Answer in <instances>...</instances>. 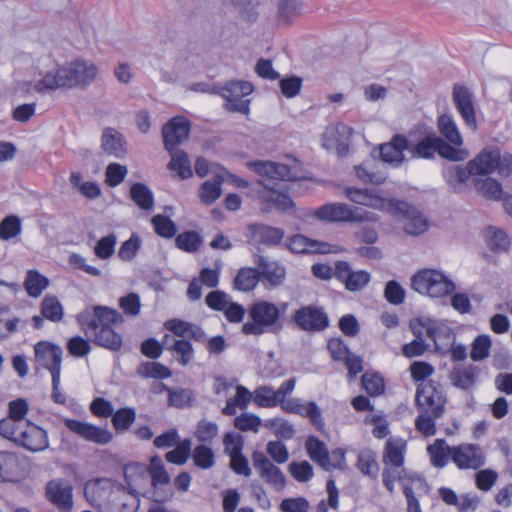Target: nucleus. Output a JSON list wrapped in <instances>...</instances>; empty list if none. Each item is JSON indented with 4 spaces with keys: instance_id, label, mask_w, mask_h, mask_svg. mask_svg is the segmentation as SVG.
<instances>
[{
    "instance_id": "1",
    "label": "nucleus",
    "mask_w": 512,
    "mask_h": 512,
    "mask_svg": "<svg viewBox=\"0 0 512 512\" xmlns=\"http://www.w3.org/2000/svg\"><path fill=\"white\" fill-rule=\"evenodd\" d=\"M346 196L356 204L385 211L396 219L404 221V230L409 235H420L428 229L427 218L415 207L404 201L385 199L369 189L354 187L346 189Z\"/></svg>"
},
{
    "instance_id": "2",
    "label": "nucleus",
    "mask_w": 512,
    "mask_h": 512,
    "mask_svg": "<svg viewBox=\"0 0 512 512\" xmlns=\"http://www.w3.org/2000/svg\"><path fill=\"white\" fill-rule=\"evenodd\" d=\"M76 318L82 331L96 345L112 351L120 350L122 336L112 326L122 324L124 318L117 310L98 305L93 312L84 310Z\"/></svg>"
},
{
    "instance_id": "3",
    "label": "nucleus",
    "mask_w": 512,
    "mask_h": 512,
    "mask_svg": "<svg viewBox=\"0 0 512 512\" xmlns=\"http://www.w3.org/2000/svg\"><path fill=\"white\" fill-rule=\"evenodd\" d=\"M288 308V303L276 304L267 300H259L252 303L248 309V319L243 323L241 332L248 336H261L267 333L276 334L283 327V317Z\"/></svg>"
},
{
    "instance_id": "4",
    "label": "nucleus",
    "mask_w": 512,
    "mask_h": 512,
    "mask_svg": "<svg viewBox=\"0 0 512 512\" xmlns=\"http://www.w3.org/2000/svg\"><path fill=\"white\" fill-rule=\"evenodd\" d=\"M413 290L431 298H443L454 293L456 289L452 279L441 270L424 268L415 273L411 279Z\"/></svg>"
},
{
    "instance_id": "5",
    "label": "nucleus",
    "mask_w": 512,
    "mask_h": 512,
    "mask_svg": "<svg viewBox=\"0 0 512 512\" xmlns=\"http://www.w3.org/2000/svg\"><path fill=\"white\" fill-rule=\"evenodd\" d=\"M468 169L470 173L478 175H487L495 170L500 175H509L512 171V155H501L498 148H486L468 162Z\"/></svg>"
},
{
    "instance_id": "6",
    "label": "nucleus",
    "mask_w": 512,
    "mask_h": 512,
    "mask_svg": "<svg viewBox=\"0 0 512 512\" xmlns=\"http://www.w3.org/2000/svg\"><path fill=\"white\" fill-rule=\"evenodd\" d=\"M315 217L330 222H376L378 216L363 208L352 207L345 203H329L319 207Z\"/></svg>"
},
{
    "instance_id": "7",
    "label": "nucleus",
    "mask_w": 512,
    "mask_h": 512,
    "mask_svg": "<svg viewBox=\"0 0 512 512\" xmlns=\"http://www.w3.org/2000/svg\"><path fill=\"white\" fill-rule=\"evenodd\" d=\"M406 478L414 481L418 476L413 473L407 474L404 467H397L393 465L385 466L382 472L383 484L391 494L394 493L395 482H402L403 494L407 501V512H422L419 500L415 496L413 488L404 483Z\"/></svg>"
},
{
    "instance_id": "8",
    "label": "nucleus",
    "mask_w": 512,
    "mask_h": 512,
    "mask_svg": "<svg viewBox=\"0 0 512 512\" xmlns=\"http://www.w3.org/2000/svg\"><path fill=\"white\" fill-rule=\"evenodd\" d=\"M416 404L420 411L441 417L444 413L446 398L443 391L434 383H421L416 391Z\"/></svg>"
},
{
    "instance_id": "9",
    "label": "nucleus",
    "mask_w": 512,
    "mask_h": 512,
    "mask_svg": "<svg viewBox=\"0 0 512 512\" xmlns=\"http://www.w3.org/2000/svg\"><path fill=\"white\" fill-rule=\"evenodd\" d=\"M252 91L253 85L250 82L233 80L221 88L220 95L226 99L229 110L246 114L250 105L248 96Z\"/></svg>"
},
{
    "instance_id": "10",
    "label": "nucleus",
    "mask_w": 512,
    "mask_h": 512,
    "mask_svg": "<svg viewBox=\"0 0 512 512\" xmlns=\"http://www.w3.org/2000/svg\"><path fill=\"white\" fill-rule=\"evenodd\" d=\"M453 463L460 470H477L485 465L486 456L479 444L462 443L452 446Z\"/></svg>"
},
{
    "instance_id": "11",
    "label": "nucleus",
    "mask_w": 512,
    "mask_h": 512,
    "mask_svg": "<svg viewBox=\"0 0 512 512\" xmlns=\"http://www.w3.org/2000/svg\"><path fill=\"white\" fill-rule=\"evenodd\" d=\"M252 169L260 176L270 180L296 181L300 179L299 163L293 165L271 161H255L251 163Z\"/></svg>"
},
{
    "instance_id": "12",
    "label": "nucleus",
    "mask_w": 512,
    "mask_h": 512,
    "mask_svg": "<svg viewBox=\"0 0 512 512\" xmlns=\"http://www.w3.org/2000/svg\"><path fill=\"white\" fill-rule=\"evenodd\" d=\"M46 498L60 512H71L73 509V486L70 481L62 478L50 480L45 488Z\"/></svg>"
},
{
    "instance_id": "13",
    "label": "nucleus",
    "mask_w": 512,
    "mask_h": 512,
    "mask_svg": "<svg viewBox=\"0 0 512 512\" xmlns=\"http://www.w3.org/2000/svg\"><path fill=\"white\" fill-rule=\"evenodd\" d=\"M97 67L90 62L75 60L62 66L67 88L89 85L97 75Z\"/></svg>"
},
{
    "instance_id": "14",
    "label": "nucleus",
    "mask_w": 512,
    "mask_h": 512,
    "mask_svg": "<svg viewBox=\"0 0 512 512\" xmlns=\"http://www.w3.org/2000/svg\"><path fill=\"white\" fill-rule=\"evenodd\" d=\"M293 320L300 329L307 332L323 331L329 325V319L324 310L313 305L296 310Z\"/></svg>"
},
{
    "instance_id": "15",
    "label": "nucleus",
    "mask_w": 512,
    "mask_h": 512,
    "mask_svg": "<svg viewBox=\"0 0 512 512\" xmlns=\"http://www.w3.org/2000/svg\"><path fill=\"white\" fill-rule=\"evenodd\" d=\"M352 135V127L344 123L330 124L322 135V146L326 150L335 149L340 156H344L348 152Z\"/></svg>"
},
{
    "instance_id": "16",
    "label": "nucleus",
    "mask_w": 512,
    "mask_h": 512,
    "mask_svg": "<svg viewBox=\"0 0 512 512\" xmlns=\"http://www.w3.org/2000/svg\"><path fill=\"white\" fill-rule=\"evenodd\" d=\"M253 466L259 476L277 491L286 486V478L281 469L274 465L262 451H254L252 454Z\"/></svg>"
},
{
    "instance_id": "17",
    "label": "nucleus",
    "mask_w": 512,
    "mask_h": 512,
    "mask_svg": "<svg viewBox=\"0 0 512 512\" xmlns=\"http://www.w3.org/2000/svg\"><path fill=\"white\" fill-rule=\"evenodd\" d=\"M35 361L39 366L47 369L50 374L61 373L63 350L60 346L40 341L34 346Z\"/></svg>"
},
{
    "instance_id": "18",
    "label": "nucleus",
    "mask_w": 512,
    "mask_h": 512,
    "mask_svg": "<svg viewBox=\"0 0 512 512\" xmlns=\"http://www.w3.org/2000/svg\"><path fill=\"white\" fill-rule=\"evenodd\" d=\"M419 325L425 329L426 336L434 342L437 351L444 352L446 346L454 342L455 335L452 329L444 322L422 317L418 319Z\"/></svg>"
},
{
    "instance_id": "19",
    "label": "nucleus",
    "mask_w": 512,
    "mask_h": 512,
    "mask_svg": "<svg viewBox=\"0 0 512 512\" xmlns=\"http://www.w3.org/2000/svg\"><path fill=\"white\" fill-rule=\"evenodd\" d=\"M287 247L293 253H317V254H336L342 252L344 249L337 244H330L323 241H316L302 234L292 236Z\"/></svg>"
},
{
    "instance_id": "20",
    "label": "nucleus",
    "mask_w": 512,
    "mask_h": 512,
    "mask_svg": "<svg viewBox=\"0 0 512 512\" xmlns=\"http://www.w3.org/2000/svg\"><path fill=\"white\" fill-rule=\"evenodd\" d=\"M64 424L71 432L86 441L105 445L112 440V433L105 427H98L87 422L70 418L65 419Z\"/></svg>"
},
{
    "instance_id": "21",
    "label": "nucleus",
    "mask_w": 512,
    "mask_h": 512,
    "mask_svg": "<svg viewBox=\"0 0 512 512\" xmlns=\"http://www.w3.org/2000/svg\"><path fill=\"white\" fill-rule=\"evenodd\" d=\"M335 277L345 285L348 291L356 292L364 289L371 280V274L366 270L354 271L346 261L335 264Z\"/></svg>"
},
{
    "instance_id": "22",
    "label": "nucleus",
    "mask_w": 512,
    "mask_h": 512,
    "mask_svg": "<svg viewBox=\"0 0 512 512\" xmlns=\"http://www.w3.org/2000/svg\"><path fill=\"white\" fill-rule=\"evenodd\" d=\"M190 128V122L186 118L173 117L162 129L165 149L172 151L183 143L190 134Z\"/></svg>"
},
{
    "instance_id": "23",
    "label": "nucleus",
    "mask_w": 512,
    "mask_h": 512,
    "mask_svg": "<svg viewBox=\"0 0 512 512\" xmlns=\"http://www.w3.org/2000/svg\"><path fill=\"white\" fill-rule=\"evenodd\" d=\"M16 444L32 452L44 451L49 446L46 430L27 422L23 425Z\"/></svg>"
},
{
    "instance_id": "24",
    "label": "nucleus",
    "mask_w": 512,
    "mask_h": 512,
    "mask_svg": "<svg viewBox=\"0 0 512 512\" xmlns=\"http://www.w3.org/2000/svg\"><path fill=\"white\" fill-rule=\"evenodd\" d=\"M453 102L465 125L472 129H477V121L475 117V108L472 94L463 85L456 84L453 89Z\"/></svg>"
},
{
    "instance_id": "25",
    "label": "nucleus",
    "mask_w": 512,
    "mask_h": 512,
    "mask_svg": "<svg viewBox=\"0 0 512 512\" xmlns=\"http://www.w3.org/2000/svg\"><path fill=\"white\" fill-rule=\"evenodd\" d=\"M254 263L258 266L260 281L265 286L274 288L283 283L286 271L276 261H271L262 255H255Z\"/></svg>"
},
{
    "instance_id": "26",
    "label": "nucleus",
    "mask_w": 512,
    "mask_h": 512,
    "mask_svg": "<svg viewBox=\"0 0 512 512\" xmlns=\"http://www.w3.org/2000/svg\"><path fill=\"white\" fill-rule=\"evenodd\" d=\"M280 406L285 412L298 414L300 416L309 418L311 423L318 430L323 429L324 421L322 413L314 401L302 402V400L298 398H293L286 400Z\"/></svg>"
},
{
    "instance_id": "27",
    "label": "nucleus",
    "mask_w": 512,
    "mask_h": 512,
    "mask_svg": "<svg viewBox=\"0 0 512 512\" xmlns=\"http://www.w3.org/2000/svg\"><path fill=\"white\" fill-rule=\"evenodd\" d=\"M409 149V140L402 134H396L390 142L380 146L381 159L393 167H399L404 162V151Z\"/></svg>"
},
{
    "instance_id": "28",
    "label": "nucleus",
    "mask_w": 512,
    "mask_h": 512,
    "mask_svg": "<svg viewBox=\"0 0 512 512\" xmlns=\"http://www.w3.org/2000/svg\"><path fill=\"white\" fill-rule=\"evenodd\" d=\"M140 506L139 491L117 488L110 494L109 512H136Z\"/></svg>"
},
{
    "instance_id": "29",
    "label": "nucleus",
    "mask_w": 512,
    "mask_h": 512,
    "mask_svg": "<svg viewBox=\"0 0 512 512\" xmlns=\"http://www.w3.org/2000/svg\"><path fill=\"white\" fill-rule=\"evenodd\" d=\"M67 88L62 66L46 72L40 80L28 83V92L46 93L59 88Z\"/></svg>"
},
{
    "instance_id": "30",
    "label": "nucleus",
    "mask_w": 512,
    "mask_h": 512,
    "mask_svg": "<svg viewBox=\"0 0 512 512\" xmlns=\"http://www.w3.org/2000/svg\"><path fill=\"white\" fill-rule=\"evenodd\" d=\"M407 450V443L402 438H389L383 451L384 466L393 465L397 467H404L405 454Z\"/></svg>"
},
{
    "instance_id": "31",
    "label": "nucleus",
    "mask_w": 512,
    "mask_h": 512,
    "mask_svg": "<svg viewBox=\"0 0 512 512\" xmlns=\"http://www.w3.org/2000/svg\"><path fill=\"white\" fill-rule=\"evenodd\" d=\"M430 463L434 468L443 469L451 460L453 462L452 446L445 439H436L426 448Z\"/></svg>"
},
{
    "instance_id": "32",
    "label": "nucleus",
    "mask_w": 512,
    "mask_h": 512,
    "mask_svg": "<svg viewBox=\"0 0 512 512\" xmlns=\"http://www.w3.org/2000/svg\"><path fill=\"white\" fill-rule=\"evenodd\" d=\"M477 377V367L473 365H458L454 367L450 374L449 379L453 386L468 390L474 386Z\"/></svg>"
},
{
    "instance_id": "33",
    "label": "nucleus",
    "mask_w": 512,
    "mask_h": 512,
    "mask_svg": "<svg viewBox=\"0 0 512 512\" xmlns=\"http://www.w3.org/2000/svg\"><path fill=\"white\" fill-rule=\"evenodd\" d=\"M101 147L104 152L116 158H122L126 152L123 136L113 128L104 129L101 139Z\"/></svg>"
},
{
    "instance_id": "34",
    "label": "nucleus",
    "mask_w": 512,
    "mask_h": 512,
    "mask_svg": "<svg viewBox=\"0 0 512 512\" xmlns=\"http://www.w3.org/2000/svg\"><path fill=\"white\" fill-rule=\"evenodd\" d=\"M438 136L435 134L427 135L416 144L409 141L408 153L412 159H431L437 151L436 139Z\"/></svg>"
},
{
    "instance_id": "35",
    "label": "nucleus",
    "mask_w": 512,
    "mask_h": 512,
    "mask_svg": "<svg viewBox=\"0 0 512 512\" xmlns=\"http://www.w3.org/2000/svg\"><path fill=\"white\" fill-rule=\"evenodd\" d=\"M440 134L453 146L459 147L463 144L462 135L451 115L443 114L438 119Z\"/></svg>"
},
{
    "instance_id": "36",
    "label": "nucleus",
    "mask_w": 512,
    "mask_h": 512,
    "mask_svg": "<svg viewBox=\"0 0 512 512\" xmlns=\"http://www.w3.org/2000/svg\"><path fill=\"white\" fill-rule=\"evenodd\" d=\"M251 401H253V392L242 385H238L235 396L227 400L222 413L226 416H233L237 412V407L245 410Z\"/></svg>"
},
{
    "instance_id": "37",
    "label": "nucleus",
    "mask_w": 512,
    "mask_h": 512,
    "mask_svg": "<svg viewBox=\"0 0 512 512\" xmlns=\"http://www.w3.org/2000/svg\"><path fill=\"white\" fill-rule=\"evenodd\" d=\"M130 198L141 210L151 211L154 208V195L143 183L137 182L130 187Z\"/></svg>"
},
{
    "instance_id": "38",
    "label": "nucleus",
    "mask_w": 512,
    "mask_h": 512,
    "mask_svg": "<svg viewBox=\"0 0 512 512\" xmlns=\"http://www.w3.org/2000/svg\"><path fill=\"white\" fill-rule=\"evenodd\" d=\"M125 481L131 490H138L147 482V467L140 463H130L124 467Z\"/></svg>"
},
{
    "instance_id": "39",
    "label": "nucleus",
    "mask_w": 512,
    "mask_h": 512,
    "mask_svg": "<svg viewBox=\"0 0 512 512\" xmlns=\"http://www.w3.org/2000/svg\"><path fill=\"white\" fill-rule=\"evenodd\" d=\"M168 152L171 155L168 168L176 172L181 179L190 178L193 173L188 155L183 150L177 148Z\"/></svg>"
},
{
    "instance_id": "40",
    "label": "nucleus",
    "mask_w": 512,
    "mask_h": 512,
    "mask_svg": "<svg viewBox=\"0 0 512 512\" xmlns=\"http://www.w3.org/2000/svg\"><path fill=\"white\" fill-rule=\"evenodd\" d=\"M49 279L37 270H28L26 273L24 288L30 297L37 298L49 286Z\"/></svg>"
},
{
    "instance_id": "41",
    "label": "nucleus",
    "mask_w": 512,
    "mask_h": 512,
    "mask_svg": "<svg viewBox=\"0 0 512 512\" xmlns=\"http://www.w3.org/2000/svg\"><path fill=\"white\" fill-rule=\"evenodd\" d=\"M259 281L260 275L258 267H244L238 271L234 279V288L239 291L248 292L253 290Z\"/></svg>"
},
{
    "instance_id": "42",
    "label": "nucleus",
    "mask_w": 512,
    "mask_h": 512,
    "mask_svg": "<svg viewBox=\"0 0 512 512\" xmlns=\"http://www.w3.org/2000/svg\"><path fill=\"white\" fill-rule=\"evenodd\" d=\"M305 449L309 458L321 468L328 463V449L323 441L315 436H309L305 442Z\"/></svg>"
},
{
    "instance_id": "43",
    "label": "nucleus",
    "mask_w": 512,
    "mask_h": 512,
    "mask_svg": "<svg viewBox=\"0 0 512 512\" xmlns=\"http://www.w3.org/2000/svg\"><path fill=\"white\" fill-rule=\"evenodd\" d=\"M19 469V458L16 453L0 451V483L12 480Z\"/></svg>"
},
{
    "instance_id": "44",
    "label": "nucleus",
    "mask_w": 512,
    "mask_h": 512,
    "mask_svg": "<svg viewBox=\"0 0 512 512\" xmlns=\"http://www.w3.org/2000/svg\"><path fill=\"white\" fill-rule=\"evenodd\" d=\"M488 247L494 252H505L510 247V238L507 233L495 227H488L485 231Z\"/></svg>"
},
{
    "instance_id": "45",
    "label": "nucleus",
    "mask_w": 512,
    "mask_h": 512,
    "mask_svg": "<svg viewBox=\"0 0 512 512\" xmlns=\"http://www.w3.org/2000/svg\"><path fill=\"white\" fill-rule=\"evenodd\" d=\"M40 308L42 316L51 322H60L63 319L64 309L56 296L46 295Z\"/></svg>"
},
{
    "instance_id": "46",
    "label": "nucleus",
    "mask_w": 512,
    "mask_h": 512,
    "mask_svg": "<svg viewBox=\"0 0 512 512\" xmlns=\"http://www.w3.org/2000/svg\"><path fill=\"white\" fill-rule=\"evenodd\" d=\"M151 477V484L154 487L165 485L170 482V476L165 470L163 460L160 456H153L147 467V476Z\"/></svg>"
},
{
    "instance_id": "47",
    "label": "nucleus",
    "mask_w": 512,
    "mask_h": 512,
    "mask_svg": "<svg viewBox=\"0 0 512 512\" xmlns=\"http://www.w3.org/2000/svg\"><path fill=\"white\" fill-rule=\"evenodd\" d=\"M168 350L173 352L181 366H188L194 358V348L191 342L185 339L175 340Z\"/></svg>"
},
{
    "instance_id": "48",
    "label": "nucleus",
    "mask_w": 512,
    "mask_h": 512,
    "mask_svg": "<svg viewBox=\"0 0 512 512\" xmlns=\"http://www.w3.org/2000/svg\"><path fill=\"white\" fill-rule=\"evenodd\" d=\"M253 402L260 408H274L279 405L272 386L262 385L253 391Z\"/></svg>"
},
{
    "instance_id": "49",
    "label": "nucleus",
    "mask_w": 512,
    "mask_h": 512,
    "mask_svg": "<svg viewBox=\"0 0 512 512\" xmlns=\"http://www.w3.org/2000/svg\"><path fill=\"white\" fill-rule=\"evenodd\" d=\"M356 466L362 474L371 478L377 477L379 467L376 460V455L373 451L368 449L360 451L358 454Z\"/></svg>"
},
{
    "instance_id": "50",
    "label": "nucleus",
    "mask_w": 512,
    "mask_h": 512,
    "mask_svg": "<svg viewBox=\"0 0 512 512\" xmlns=\"http://www.w3.org/2000/svg\"><path fill=\"white\" fill-rule=\"evenodd\" d=\"M138 375L144 378L167 379L171 377V370L159 362H143L137 368Z\"/></svg>"
},
{
    "instance_id": "51",
    "label": "nucleus",
    "mask_w": 512,
    "mask_h": 512,
    "mask_svg": "<svg viewBox=\"0 0 512 512\" xmlns=\"http://www.w3.org/2000/svg\"><path fill=\"white\" fill-rule=\"evenodd\" d=\"M264 427L272 430L274 435L284 440H290L295 435L294 426L284 418H271L264 422Z\"/></svg>"
},
{
    "instance_id": "52",
    "label": "nucleus",
    "mask_w": 512,
    "mask_h": 512,
    "mask_svg": "<svg viewBox=\"0 0 512 512\" xmlns=\"http://www.w3.org/2000/svg\"><path fill=\"white\" fill-rule=\"evenodd\" d=\"M175 245L184 252L195 253L202 245V238L195 231H186L176 236Z\"/></svg>"
},
{
    "instance_id": "53",
    "label": "nucleus",
    "mask_w": 512,
    "mask_h": 512,
    "mask_svg": "<svg viewBox=\"0 0 512 512\" xmlns=\"http://www.w3.org/2000/svg\"><path fill=\"white\" fill-rule=\"evenodd\" d=\"M155 233L166 239L173 238L176 235V224L167 216L157 214L151 219Z\"/></svg>"
},
{
    "instance_id": "54",
    "label": "nucleus",
    "mask_w": 512,
    "mask_h": 512,
    "mask_svg": "<svg viewBox=\"0 0 512 512\" xmlns=\"http://www.w3.org/2000/svg\"><path fill=\"white\" fill-rule=\"evenodd\" d=\"M141 246V237L137 233H132L129 239L121 244L118 257L124 262H130L137 256Z\"/></svg>"
},
{
    "instance_id": "55",
    "label": "nucleus",
    "mask_w": 512,
    "mask_h": 512,
    "mask_svg": "<svg viewBox=\"0 0 512 512\" xmlns=\"http://www.w3.org/2000/svg\"><path fill=\"white\" fill-rule=\"evenodd\" d=\"M136 420V411L132 407L120 408L112 415V424L116 431L128 430Z\"/></svg>"
},
{
    "instance_id": "56",
    "label": "nucleus",
    "mask_w": 512,
    "mask_h": 512,
    "mask_svg": "<svg viewBox=\"0 0 512 512\" xmlns=\"http://www.w3.org/2000/svg\"><path fill=\"white\" fill-rule=\"evenodd\" d=\"M222 180L218 177L205 181L199 191L201 201L207 205L214 203L221 195Z\"/></svg>"
},
{
    "instance_id": "57",
    "label": "nucleus",
    "mask_w": 512,
    "mask_h": 512,
    "mask_svg": "<svg viewBox=\"0 0 512 512\" xmlns=\"http://www.w3.org/2000/svg\"><path fill=\"white\" fill-rule=\"evenodd\" d=\"M22 231L21 220L16 215H9L0 222V239L8 241Z\"/></svg>"
},
{
    "instance_id": "58",
    "label": "nucleus",
    "mask_w": 512,
    "mask_h": 512,
    "mask_svg": "<svg viewBox=\"0 0 512 512\" xmlns=\"http://www.w3.org/2000/svg\"><path fill=\"white\" fill-rule=\"evenodd\" d=\"M194 464L201 469H209L215 464V454L207 445L201 444L192 452Z\"/></svg>"
},
{
    "instance_id": "59",
    "label": "nucleus",
    "mask_w": 512,
    "mask_h": 512,
    "mask_svg": "<svg viewBox=\"0 0 512 512\" xmlns=\"http://www.w3.org/2000/svg\"><path fill=\"white\" fill-rule=\"evenodd\" d=\"M477 191L487 199L500 200L502 197L501 184L492 178H486L476 182Z\"/></svg>"
},
{
    "instance_id": "60",
    "label": "nucleus",
    "mask_w": 512,
    "mask_h": 512,
    "mask_svg": "<svg viewBox=\"0 0 512 512\" xmlns=\"http://www.w3.org/2000/svg\"><path fill=\"white\" fill-rule=\"evenodd\" d=\"M191 453V441L184 439L176 444V447L167 452L166 460L169 463L183 465L187 462Z\"/></svg>"
},
{
    "instance_id": "61",
    "label": "nucleus",
    "mask_w": 512,
    "mask_h": 512,
    "mask_svg": "<svg viewBox=\"0 0 512 512\" xmlns=\"http://www.w3.org/2000/svg\"><path fill=\"white\" fill-rule=\"evenodd\" d=\"M439 417L429 412L420 411L415 420V427L425 437H431L436 434V420Z\"/></svg>"
},
{
    "instance_id": "62",
    "label": "nucleus",
    "mask_w": 512,
    "mask_h": 512,
    "mask_svg": "<svg viewBox=\"0 0 512 512\" xmlns=\"http://www.w3.org/2000/svg\"><path fill=\"white\" fill-rule=\"evenodd\" d=\"M362 387L371 396H378L384 392L383 377L378 373H364L361 378Z\"/></svg>"
},
{
    "instance_id": "63",
    "label": "nucleus",
    "mask_w": 512,
    "mask_h": 512,
    "mask_svg": "<svg viewBox=\"0 0 512 512\" xmlns=\"http://www.w3.org/2000/svg\"><path fill=\"white\" fill-rule=\"evenodd\" d=\"M219 433L218 425L215 422L203 419L198 422L195 437L199 442L212 443Z\"/></svg>"
},
{
    "instance_id": "64",
    "label": "nucleus",
    "mask_w": 512,
    "mask_h": 512,
    "mask_svg": "<svg viewBox=\"0 0 512 512\" xmlns=\"http://www.w3.org/2000/svg\"><path fill=\"white\" fill-rule=\"evenodd\" d=\"M262 424L259 416L253 413H242L234 419V426L243 432L252 431L257 433Z\"/></svg>"
}]
</instances>
